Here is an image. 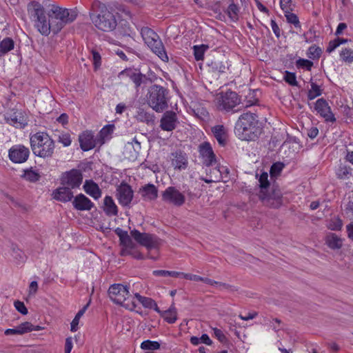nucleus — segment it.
Listing matches in <instances>:
<instances>
[{
	"instance_id": "obj_1",
	"label": "nucleus",
	"mask_w": 353,
	"mask_h": 353,
	"mask_svg": "<svg viewBox=\"0 0 353 353\" xmlns=\"http://www.w3.org/2000/svg\"><path fill=\"white\" fill-rule=\"evenodd\" d=\"M90 16L94 26L102 31H112L117 26L115 14L98 0L92 2Z\"/></svg>"
},
{
	"instance_id": "obj_2",
	"label": "nucleus",
	"mask_w": 353,
	"mask_h": 353,
	"mask_svg": "<svg viewBox=\"0 0 353 353\" xmlns=\"http://www.w3.org/2000/svg\"><path fill=\"white\" fill-rule=\"evenodd\" d=\"M234 132L241 140L252 141L257 139L261 133L257 116L251 112L242 114L235 124Z\"/></svg>"
},
{
	"instance_id": "obj_3",
	"label": "nucleus",
	"mask_w": 353,
	"mask_h": 353,
	"mask_svg": "<svg viewBox=\"0 0 353 353\" xmlns=\"http://www.w3.org/2000/svg\"><path fill=\"white\" fill-rule=\"evenodd\" d=\"M27 11L37 30L42 35H49L52 30V23L47 17L43 5L36 1H30L27 5Z\"/></svg>"
},
{
	"instance_id": "obj_4",
	"label": "nucleus",
	"mask_w": 353,
	"mask_h": 353,
	"mask_svg": "<svg viewBox=\"0 0 353 353\" xmlns=\"http://www.w3.org/2000/svg\"><path fill=\"white\" fill-rule=\"evenodd\" d=\"M77 16V12L74 10L52 5L49 11V17L52 23L51 31L54 34L58 33L66 24L73 22Z\"/></svg>"
},
{
	"instance_id": "obj_5",
	"label": "nucleus",
	"mask_w": 353,
	"mask_h": 353,
	"mask_svg": "<svg viewBox=\"0 0 353 353\" xmlns=\"http://www.w3.org/2000/svg\"><path fill=\"white\" fill-rule=\"evenodd\" d=\"M169 90L163 86L154 84L148 90L147 103L156 112H163L168 108Z\"/></svg>"
},
{
	"instance_id": "obj_6",
	"label": "nucleus",
	"mask_w": 353,
	"mask_h": 353,
	"mask_svg": "<svg viewBox=\"0 0 353 353\" xmlns=\"http://www.w3.org/2000/svg\"><path fill=\"white\" fill-rule=\"evenodd\" d=\"M33 153L42 158L51 157L54 150V142L46 132H37L30 137Z\"/></svg>"
},
{
	"instance_id": "obj_7",
	"label": "nucleus",
	"mask_w": 353,
	"mask_h": 353,
	"mask_svg": "<svg viewBox=\"0 0 353 353\" xmlns=\"http://www.w3.org/2000/svg\"><path fill=\"white\" fill-rule=\"evenodd\" d=\"M108 294L110 299L117 304L131 310L136 307L134 302L129 301L130 294L127 286L119 283L113 284L109 288Z\"/></svg>"
},
{
	"instance_id": "obj_8",
	"label": "nucleus",
	"mask_w": 353,
	"mask_h": 353,
	"mask_svg": "<svg viewBox=\"0 0 353 353\" xmlns=\"http://www.w3.org/2000/svg\"><path fill=\"white\" fill-rule=\"evenodd\" d=\"M217 106L219 110H223L226 112H237L239 110H234L235 107L240 104V99L236 92L228 90L225 92H221L216 97Z\"/></svg>"
},
{
	"instance_id": "obj_9",
	"label": "nucleus",
	"mask_w": 353,
	"mask_h": 353,
	"mask_svg": "<svg viewBox=\"0 0 353 353\" xmlns=\"http://www.w3.org/2000/svg\"><path fill=\"white\" fill-rule=\"evenodd\" d=\"M130 234L136 242L148 250L157 248L160 245L161 240L154 234L140 232L136 229L132 230Z\"/></svg>"
},
{
	"instance_id": "obj_10",
	"label": "nucleus",
	"mask_w": 353,
	"mask_h": 353,
	"mask_svg": "<svg viewBox=\"0 0 353 353\" xmlns=\"http://www.w3.org/2000/svg\"><path fill=\"white\" fill-rule=\"evenodd\" d=\"M162 200L165 203L180 207L185 203V197L175 187L170 186L162 192Z\"/></svg>"
},
{
	"instance_id": "obj_11",
	"label": "nucleus",
	"mask_w": 353,
	"mask_h": 353,
	"mask_svg": "<svg viewBox=\"0 0 353 353\" xmlns=\"http://www.w3.org/2000/svg\"><path fill=\"white\" fill-rule=\"evenodd\" d=\"M83 181V175L79 170L72 169L62 174L61 185H66L72 189L79 188Z\"/></svg>"
},
{
	"instance_id": "obj_12",
	"label": "nucleus",
	"mask_w": 353,
	"mask_h": 353,
	"mask_svg": "<svg viewBox=\"0 0 353 353\" xmlns=\"http://www.w3.org/2000/svg\"><path fill=\"white\" fill-rule=\"evenodd\" d=\"M259 199L264 205L272 208H279L282 205V193L279 189L274 188L270 193L268 191L259 193Z\"/></svg>"
},
{
	"instance_id": "obj_13",
	"label": "nucleus",
	"mask_w": 353,
	"mask_h": 353,
	"mask_svg": "<svg viewBox=\"0 0 353 353\" xmlns=\"http://www.w3.org/2000/svg\"><path fill=\"white\" fill-rule=\"evenodd\" d=\"M133 196L134 192L127 183L123 181L117 187L116 197L122 206H128L131 203Z\"/></svg>"
},
{
	"instance_id": "obj_14",
	"label": "nucleus",
	"mask_w": 353,
	"mask_h": 353,
	"mask_svg": "<svg viewBox=\"0 0 353 353\" xmlns=\"http://www.w3.org/2000/svg\"><path fill=\"white\" fill-rule=\"evenodd\" d=\"M314 110L324 119L325 122L334 123L336 118L328 102L323 98L319 99L314 103Z\"/></svg>"
},
{
	"instance_id": "obj_15",
	"label": "nucleus",
	"mask_w": 353,
	"mask_h": 353,
	"mask_svg": "<svg viewBox=\"0 0 353 353\" xmlns=\"http://www.w3.org/2000/svg\"><path fill=\"white\" fill-rule=\"evenodd\" d=\"M199 152L202 159V163L205 166L216 165V155L208 142H204L199 145Z\"/></svg>"
},
{
	"instance_id": "obj_16",
	"label": "nucleus",
	"mask_w": 353,
	"mask_h": 353,
	"mask_svg": "<svg viewBox=\"0 0 353 353\" xmlns=\"http://www.w3.org/2000/svg\"><path fill=\"white\" fill-rule=\"evenodd\" d=\"M29 155V149L22 145H14L9 150V158L15 163H22L26 162L28 160Z\"/></svg>"
},
{
	"instance_id": "obj_17",
	"label": "nucleus",
	"mask_w": 353,
	"mask_h": 353,
	"mask_svg": "<svg viewBox=\"0 0 353 353\" xmlns=\"http://www.w3.org/2000/svg\"><path fill=\"white\" fill-rule=\"evenodd\" d=\"M206 176H200L199 179L207 183L219 182L222 179V172L226 170L224 167H220L216 163L214 165L205 166Z\"/></svg>"
},
{
	"instance_id": "obj_18",
	"label": "nucleus",
	"mask_w": 353,
	"mask_h": 353,
	"mask_svg": "<svg viewBox=\"0 0 353 353\" xmlns=\"http://www.w3.org/2000/svg\"><path fill=\"white\" fill-rule=\"evenodd\" d=\"M115 234L119 237L121 245L123 247L121 250V254L125 255L130 254V251L135 248L136 245L132 241V237L130 236L127 231L117 228L114 230Z\"/></svg>"
},
{
	"instance_id": "obj_19",
	"label": "nucleus",
	"mask_w": 353,
	"mask_h": 353,
	"mask_svg": "<svg viewBox=\"0 0 353 353\" xmlns=\"http://www.w3.org/2000/svg\"><path fill=\"white\" fill-rule=\"evenodd\" d=\"M178 123V117L173 111H166L160 120V128L168 132L174 130Z\"/></svg>"
},
{
	"instance_id": "obj_20",
	"label": "nucleus",
	"mask_w": 353,
	"mask_h": 353,
	"mask_svg": "<svg viewBox=\"0 0 353 353\" xmlns=\"http://www.w3.org/2000/svg\"><path fill=\"white\" fill-rule=\"evenodd\" d=\"M171 165L175 170H182L188 168V158L184 152L177 150L172 152L170 156Z\"/></svg>"
},
{
	"instance_id": "obj_21",
	"label": "nucleus",
	"mask_w": 353,
	"mask_h": 353,
	"mask_svg": "<svg viewBox=\"0 0 353 353\" xmlns=\"http://www.w3.org/2000/svg\"><path fill=\"white\" fill-rule=\"evenodd\" d=\"M72 205L76 210L79 211H89L94 206L90 199L82 193L74 197Z\"/></svg>"
},
{
	"instance_id": "obj_22",
	"label": "nucleus",
	"mask_w": 353,
	"mask_h": 353,
	"mask_svg": "<svg viewBox=\"0 0 353 353\" xmlns=\"http://www.w3.org/2000/svg\"><path fill=\"white\" fill-rule=\"evenodd\" d=\"M5 119L8 123L18 128H23L27 125V119L21 112L15 111L7 114Z\"/></svg>"
},
{
	"instance_id": "obj_23",
	"label": "nucleus",
	"mask_w": 353,
	"mask_h": 353,
	"mask_svg": "<svg viewBox=\"0 0 353 353\" xmlns=\"http://www.w3.org/2000/svg\"><path fill=\"white\" fill-rule=\"evenodd\" d=\"M80 147L83 151H88L96 146V141L94 135L90 131H85L79 137Z\"/></svg>"
},
{
	"instance_id": "obj_24",
	"label": "nucleus",
	"mask_w": 353,
	"mask_h": 353,
	"mask_svg": "<svg viewBox=\"0 0 353 353\" xmlns=\"http://www.w3.org/2000/svg\"><path fill=\"white\" fill-rule=\"evenodd\" d=\"M72 188L66 186L62 185L61 187L55 190L53 192L54 199L57 201H60L62 202H68L70 201L74 198L73 192H72Z\"/></svg>"
},
{
	"instance_id": "obj_25",
	"label": "nucleus",
	"mask_w": 353,
	"mask_h": 353,
	"mask_svg": "<svg viewBox=\"0 0 353 353\" xmlns=\"http://www.w3.org/2000/svg\"><path fill=\"white\" fill-rule=\"evenodd\" d=\"M139 193L144 201H151L155 200L158 197V190L157 187L148 183L139 189Z\"/></svg>"
},
{
	"instance_id": "obj_26",
	"label": "nucleus",
	"mask_w": 353,
	"mask_h": 353,
	"mask_svg": "<svg viewBox=\"0 0 353 353\" xmlns=\"http://www.w3.org/2000/svg\"><path fill=\"white\" fill-rule=\"evenodd\" d=\"M152 51L156 54L162 61H168V57L165 52L164 46L158 36V39H156L153 41V42L148 46Z\"/></svg>"
},
{
	"instance_id": "obj_27",
	"label": "nucleus",
	"mask_w": 353,
	"mask_h": 353,
	"mask_svg": "<svg viewBox=\"0 0 353 353\" xmlns=\"http://www.w3.org/2000/svg\"><path fill=\"white\" fill-rule=\"evenodd\" d=\"M122 74H127L130 80L134 83L135 88L138 89L142 85L147 84L149 79L146 77V75L141 74V72H137L132 70L123 71Z\"/></svg>"
},
{
	"instance_id": "obj_28",
	"label": "nucleus",
	"mask_w": 353,
	"mask_h": 353,
	"mask_svg": "<svg viewBox=\"0 0 353 353\" xmlns=\"http://www.w3.org/2000/svg\"><path fill=\"white\" fill-rule=\"evenodd\" d=\"M212 132L220 145L224 146L227 143L228 130L223 125H217L212 128Z\"/></svg>"
},
{
	"instance_id": "obj_29",
	"label": "nucleus",
	"mask_w": 353,
	"mask_h": 353,
	"mask_svg": "<svg viewBox=\"0 0 353 353\" xmlns=\"http://www.w3.org/2000/svg\"><path fill=\"white\" fill-rule=\"evenodd\" d=\"M84 191L93 197L94 199H98L101 196V190L99 185L92 180H86L83 185Z\"/></svg>"
},
{
	"instance_id": "obj_30",
	"label": "nucleus",
	"mask_w": 353,
	"mask_h": 353,
	"mask_svg": "<svg viewBox=\"0 0 353 353\" xmlns=\"http://www.w3.org/2000/svg\"><path fill=\"white\" fill-rule=\"evenodd\" d=\"M134 296L144 307L154 309L158 313H161V310H159L157 303L152 299L143 296L139 293H135Z\"/></svg>"
},
{
	"instance_id": "obj_31",
	"label": "nucleus",
	"mask_w": 353,
	"mask_h": 353,
	"mask_svg": "<svg viewBox=\"0 0 353 353\" xmlns=\"http://www.w3.org/2000/svg\"><path fill=\"white\" fill-rule=\"evenodd\" d=\"M104 212L108 216H116L118 214V208L110 196L104 198Z\"/></svg>"
},
{
	"instance_id": "obj_32",
	"label": "nucleus",
	"mask_w": 353,
	"mask_h": 353,
	"mask_svg": "<svg viewBox=\"0 0 353 353\" xmlns=\"http://www.w3.org/2000/svg\"><path fill=\"white\" fill-rule=\"evenodd\" d=\"M325 243L327 246L332 249H340L343 245V240L334 233H330L327 235Z\"/></svg>"
},
{
	"instance_id": "obj_33",
	"label": "nucleus",
	"mask_w": 353,
	"mask_h": 353,
	"mask_svg": "<svg viewBox=\"0 0 353 353\" xmlns=\"http://www.w3.org/2000/svg\"><path fill=\"white\" fill-rule=\"evenodd\" d=\"M30 322H24L13 329H7L5 330L4 334L7 336L15 334H23L30 332Z\"/></svg>"
},
{
	"instance_id": "obj_34",
	"label": "nucleus",
	"mask_w": 353,
	"mask_h": 353,
	"mask_svg": "<svg viewBox=\"0 0 353 353\" xmlns=\"http://www.w3.org/2000/svg\"><path fill=\"white\" fill-rule=\"evenodd\" d=\"M141 34L147 46L151 44L154 39H158V34L148 27L142 28Z\"/></svg>"
},
{
	"instance_id": "obj_35",
	"label": "nucleus",
	"mask_w": 353,
	"mask_h": 353,
	"mask_svg": "<svg viewBox=\"0 0 353 353\" xmlns=\"http://www.w3.org/2000/svg\"><path fill=\"white\" fill-rule=\"evenodd\" d=\"M154 114H150L142 108H139L135 115V119L139 121L149 124L154 122Z\"/></svg>"
},
{
	"instance_id": "obj_36",
	"label": "nucleus",
	"mask_w": 353,
	"mask_h": 353,
	"mask_svg": "<svg viewBox=\"0 0 353 353\" xmlns=\"http://www.w3.org/2000/svg\"><path fill=\"white\" fill-rule=\"evenodd\" d=\"M159 314L168 323H174L176 321V310L173 305L165 311H161Z\"/></svg>"
},
{
	"instance_id": "obj_37",
	"label": "nucleus",
	"mask_w": 353,
	"mask_h": 353,
	"mask_svg": "<svg viewBox=\"0 0 353 353\" xmlns=\"http://www.w3.org/2000/svg\"><path fill=\"white\" fill-rule=\"evenodd\" d=\"M14 48V41L11 38L7 37L0 42V57L4 56Z\"/></svg>"
},
{
	"instance_id": "obj_38",
	"label": "nucleus",
	"mask_w": 353,
	"mask_h": 353,
	"mask_svg": "<svg viewBox=\"0 0 353 353\" xmlns=\"http://www.w3.org/2000/svg\"><path fill=\"white\" fill-rule=\"evenodd\" d=\"M352 168L347 165H341L337 169L336 174L338 179L342 180L349 179L352 176Z\"/></svg>"
},
{
	"instance_id": "obj_39",
	"label": "nucleus",
	"mask_w": 353,
	"mask_h": 353,
	"mask_svg": "<svg viewBox=\"0 0 353 353\" xmlns=\"http://www.w3.org/2000/svg\"><path fill=\"white\" fill-rule=\"evenodd\" d=\"M311 89L307 92L308 100H313L316 97H319L322 94V90L321 86L317 85L315 82L310 79Z\"/></svg>"
},
{
	"instance_id": "obj_40",
	"label": "nucleus",
	"mask_w": 353,
	"mask_h": 353,
	"mask_svg": "<svg viewBox=\"0 0 353 353\" xmlns=\"http://www.w3.org/2000/svg\"><path fill=\"white\" fill-rule=\"evenodd\" d=\"M209 49V46L205 44H201L199 46H194L193 51L194 56L196 61H201L204 58L205 52Z\"/></svg>"
},
{
	"instance_id": "obj_41",
	"label": "nucleus",
	"mask_w": 353,
	"mask_h": 353,
	"mask_svg": "<svg viewBox=\"0 0 353 353\" xmlns=\"http://www.w3.org/2000/svg\"><path fill=\"white\" fill-rule=\"evenodd\" d=\"M343 226V221L339 216H334L331 218L328 223L327 225V227L328 229L334 231H339L341 230Z\"/></svg>"
},
{
	"instance_id": "obj_42",
	"label": "nucleus",
	"mask_w": 353,
	"mask_h": 353,
	"mask_svg": "<svg viewBox=\"0 0 353 353\" xmlns=\"http://www.w3.org/2000/svg\"><path fill=\"white\" fill-rule=\"evenodd\" d=\"M22 177L30 182H36L39 180L40 175L32 168L24 170Z\"/></svg>"
},
{
	"instance_id": "obj_43",
	"label": "nucleus",
	"mask_w": 353,
	"mask_h": 353,
	"mask_svg": "<svg viewBox=\"0 0 353 353\" xmlns=\"http://www.w3.org/2000/svg\"><path fill=\"white\" fill-rule=\"evenodd\" d=\"M259 186L261 188L260 193H264L267 192L268 188L270 186L268 181V174L267 172H263L259 179Z\"/></svg>"
},
{
	"instance_id": "obj_44",
	"label": "nucleus",
	"mask_w": 353,
	"mask_h": 353,
	"mask_svg": "<svg viewBox=\"0 0 353 353\" xmlns=\"http://www.w3.org/2000/svg\"><path fill=\"white\" fill-rule=\"evenodd\" d=\"M89 306V303H87L82 309H81L77 314H76L75 317L72 320L71 323V331L75 332L77 330V325L79 323V321L80 318L83 316V314L85 313V310Z\"/></svg>"
},
{
	"instance_id": "obj_45",
	"label": "nucleus",
	"mask_w": 353,
	"mask_h": 353,
	"mask_svg": "<svg viewBox=\"0 0 353 353\" xmlns=\"http://www.w3.org/2000/svg\"><path fill=\"white\" fill-rule=\"evenodd\" d=\"M141 348L145 350H156L160 348V343L157 341L146 340L141 343Z\"/></svg>"
},
{
	"instance_id": "obj_46",
	"label": "nucleus",
	"mask_w": 353,
	"mask_h": 353,
	"mask_svg": "<svg viewBox=\"0 0 353 353\" xmlns=\"http://www.w3.org/2000/svg\"><path fill=\"white\" fill-rule=\"evenodd\" d=\"M284 13L289 23L293 24L295 28H301V23L296 14L292 13V11H287Z\"/></svg>"
},
{
	"instance_id": "obj_47",
	"label": "nucleus",
	"mask_w": 353,
	"mask_h": 353,
	"mask_svg": "<svg viewBox=\"0 0 353 353\" xmlns=\"http://www.w3.org/2000/svg\"><path fill=\"white\" fill-rule=\"evenodd\" d=\"M239 8L234 3H231L227 9V13L232 21H236L239 18Z\"/></svg>"
},
{
	"instance_id": "obj_48",
	"label": "nucleus",
	"mask_w": 353,
	"mask_h": 353,
	"mask_svg": "<svg viewBox=\"0 0 353 353\" xmlns=\"http://www.w3.org/2000/svg\"><path fill=\"white\" fill-rule=\"evenodd\" d=\"M321 48L313 45L309 48L307 54L310 59H319L321 57Z\"/></svg>"
},
{
	"instance_id": "obj_49",
	"label": "nucleus",
	"mask_w": 353,
	"mask_h": 353,
	"mask_svg": "<svg viewBox=\"0 0 353 353\" xmlns=\"http://www.w3.org/2000/svg\"><path fill=\"white\" fill-rule=\"evenodd\" d=\"M58 142L61 143L64 147L70 145L72 139L70 134L68 132H61L58 134Z\"/></svg>"
},
{
	"instance_id": "obj_50",
	"label": "nucleus",
	"mask_w": 353,
	"mask_h": 353,
	"mask_svg": "<svg viewBox=\"0 0 353 353\" xmlns=\"http://www.w3.org/2000/svg\"><path fill=\"white\" fill-rule=\"evenodd\" d=\"M296 65L299 68H305L307 70L310 71L313 66V62L308 59L299 58L296 61Z\"/></svg>"
},
{
	"instance_id": "obj_51",
	"label": "nucleus",
	"mask_w": 353,
	"mask_h": 353,
	"mask_svg": "<svg viewBox=\"0 0 353 353\" xmlns=\"http://www.w3.org/2000/svg\"><path fill=\"white\" fill-rule=\"evenodd\" d=\"M340 57L343 61L352 63L353 61V50L345 48L341 52Z\"/></svg>"
},
{
	"instance_id": "obj_52",
	"label": "nucleus",
	"mask_w": 353,
	"mask_h": 353,
	"mask_svg": "<svg viewBox=\"0 0 353 353\" xmlns=\"http://www.w3.org/2000/svg\"><path fill=\"white\" fill-rule=\"evenodd\" d=\"M284 165L282 163L277 162L272 164L270 168V173L271 176H276L281 172Z\"/></svg>"
},
{
	"instance_id": "obj_53",
	"label": "nucleus",
	"mask_w": 353,
	"mask_h": 353,
	"mask_svg": "<svg viewBox=\"0 0 353 353\" xmlns=\"http://www.w3.org/2000/svg\"><path fill=\"white\" fill-rule=\"evenodd\" d=\"M284 80L290 85L297 86L298 82L294 73L286 71L284 76Z\"/></svg>"
},
{
	"instance_id": "obj_54",
	"label": "nucleus",
	"mask_w": 353,
	"mask_h": 353,
	"mask_svg": "<svg viewBox=\"0 0 353 353\" xmlns=\"http://www.w3.org/2000/svg\"><path fill=\"white\" fill-rule=\"evenodd\" d=\"M210 65L212 67V70L214 72L223 73V72H225V70H226V67H225V64H223V62H221V61H212V63Z\"/></svg>"
},
{
	"instance_id": "obj_55",
	"label": "nucleus",
	"mask_w": 353,
	"mask_h": 353,
	"mask_svg": "<svg viewBox=\"0 0 353 353\" xmlns=\"http://www.w3.org/2000/svg\"><path fill=\"white\" fill-rule=\"evenodd\" d=\"M213 332L215 337L222 343L225 344L228 340L222 330L218 328H213Z\"/></svg>"
},
{
	"instance_id": "obj_56",
	"label": "nucleus",
	"mask_w": 353,
	"mask_h": 353,
	"mask_svg": "<svg viewBox=\"0 0 353 353\" xmlns=\"http://www.w3.org/2000/svg\"><path fill=\"white\" fill-rule=\"evenodd\" d=\"M280 7L281 10L285 12L287 11H292L294 5L292 0H280Z\"/></svg>"
},
{
	"instance_id": "obj_57",
	"label": "nucleus",
	"mask_w": 353,
	"mask_h": 353,
	"mask_svg": "<svg viewBox=\"0 0 353 353\" xmlns=\"http://www.w3.org/2000/svg\"><path fill=\"white\" fill-rule=\"evenodd\" d=\"M14 307L16 310L22 314H28V309L26 307L23 302L20 301H16L14 303Z\"/></svg>"
},
{
	"instance_id": "obj_58",
	"label": "nucleus",
	"mask_w": 353,
	"mask_h": 353,
	"mask_svg": "<svg viewBox=\"0 0 353 353\" xmlns=\"http://www.w3.org/2000/svg\"><path fill=\"white\" fill-rule=\"evenodd\" d=\"M114 125H108L102 128L100 131V137L105 139L108 137L113 132Z\"/></svg>"
},
{
	"instance_id": "obj_59",
	"label": "nucleus",
	"mask_w": 353,
	"mask_h": 353,
	"mask_svg": "<svg viewBox=\"0 0 353 353\" xmlns=\"http://www.w3.org/2000/svg\"><path fill=\"white\" fill-rule=\"evenodd\" d=\"M92 57L94 69L97 70L101 65V55L98 52L92 50Z\"/></svg>"
},
{
	"instance_id": "obj_60",
	"label": "nucleus",
	"mask_w": 353,
	"mask_h": 353,
	"mask_svg": "<svg viewBox=\"0 0 353 353\" xmlns=\"http://www.w3.org/2000/svg\"><path fill=\"white\" fill-rule=\"evenodd\" d=\"M216 285L219 287H222L223 288L226 289V290H229L230 292H237L238 291L237 287L225 283H222V282L218 281V284H216Z\"/></svg>"
},
{
	"instance_id": "obj_61",
	"label": "nucleus",
	"mask_w": 353,
	"mask_h": 353,
	"mask_svg": "<svg viewBox=\"0 0 353 353\" xmlns=\"http://www.w3.org/2000/svg\"><path fill=\"white\" fill-rule=\"evenodd\" d=\"M270 25H271L272 29L275 36L277 38H279L281 36V30H280L279 26L277 25L276 22L274 20L272 19L271 22H270Z\"/></svg>"
},
{
	"instance_id": "obj_62",
	"label": "nucleus",
	"mask_w": 353,
	"mask_h": 353,
	"mask_svg": "<svg viewBox=\"0 0 353 353\" xmlns=\"http://www.w3.org/2000/svg\"><path fill=\"white\" fill-rule=\"evenodd\" d=\"M339 46V43L337 42L336 39L334 40H332L328 43V46L327 47L326 52L328 53H331Z\"/></svg>"
},
{
	"instance_id": "obj_63",
	"label": "nucleus",
	"mask_w": 353,
	"mask_h": 353,
	"mask_svg": "<svg viewBox=\"0 0 353 353\" xmlns=\"http://www.w3.org/2000/svg\"><path fill=\"white\" fill-rule=\"evenodd\" d=\"M183 278L188 280L190 281H202L203 277L196 275V274H183Z\"/></svg>"
},
{
	"instance_id": "obj_64",
	"label": "nucleus",
	"mask_w": 353,
	"mask_h": 353,
	"mask_svg": "<svg viewBox=\"0 0 353 353\" xmlns=\"http://www.w3.org/2000/svg\"><path fill=\"white\" fill-rule=\"evenodd\" d=\"M72 347H73L72 339L71 337H68L65 339V353H70L71 350L72 349Z\"/></svg>"
}]
</instances>
